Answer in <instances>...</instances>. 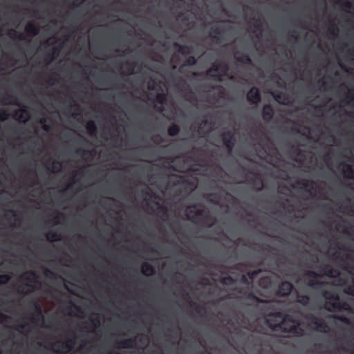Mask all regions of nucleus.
<instances>
[{"instance_id": "obj_1", "label": "nucleus", "mask_w": 354, "mask_h": 354, "mask_svg": "<svg viewBox=\"0 0 354 354\" xmlns=\"http://www.w3.org/2000/svg\"><path fill=\"white\" fill-rule=\"evenodd\" d=\"M0 122H5L10 118L17 120L18 124H26L30 118V113L26 109L22 108L19 99L7 94L0 99Z\"/></svg>"}, {"instance_id": "obj_2", "label": "nucleus", "mask_w": 354, "mask_h": 354, "mask_svg": "<svg viewBox=\"0 0 354 354\" xmlns=\"http://www.w3.org/2000/svg\"><path fill=\"white\" fill-rule=\"evenodd\" d=\"M198 207H203V205H194L187 207V219L201 227L210 228L214 226L216 222V217L211 214L207 208L199 209Z\"/></svg>"}, {"instance_id": "obj_3", "label": "nucleus", "mask_w": 354, "mask_h": 354, "mask_svg": "<svg viewBox=\"0 0 354 354\" xmlns=\"http://www.w3.org/2000/svg\"><path fill=\"white\" fill-rule=\"evenodd\" d=\"M294 322L295 318L290 315H284L281 312L270 313L265 317L266 324L273 332H280L283 325H286V322Z\"/></svg>"}, {"instance_id": "obj_4", "label": "nucleus", "mask_w": 354, "mask_h": 354, "mask_svg": "<svg viewBox=\"0 0 354 354\" xmlns=\"http://www.w3.org/2000/svg\"><path fill=\"white\" fill-rule=\"evenodd\" d=\"M25 30L26 34L20 32L17 35V32L16 30H11L10 37L14 39L17 38L21 41L26 39L30 41L32 37L36 36L39 33V28L33 22H28L25 27Z\"/></svg>"}, {"instance_id": "obj_5", "label": "nucleus", "mask_w": 354, "mask_h": 354, "mask_svg": "<svg viewBox=\"0 0 354 354\" xmlns=\"http://www.w3.org/2000/svg\"><path fill=\"white\" fill-rule=\"evenodd\" d=\"M218 116L217 113L205 114L200 121V127L205 129L203 133H212V131L218 124ZM196 133H201L198 131Z\"/></svg>"}, {"instance_id": "obj_6", "label": "nucleus", "mask_w": 354, "mask_h": 354, "mask_svg": "<svg viewBox=\"0 0 354 354\" xmlns=\"http://www.w3.org/2000/svg\"><path fill=\"white\" fill-rule=\"evenodd\" d=\"M294 322H286V325H283L281 329V333H289L294 337H302L305 334L304 329L301 326L300 322L295 319Z\"/></svg>"}, {"instance_id": "obj_7", "label": "nucleus", "mask_w": 354, "mask_h": 354, "mask_svg": "<svg viewBox=\"0 0 354 354\" xmlns=\"http://www.w3.org/2000/svg\"><path fill=\"white\" fill-rule=\"evenodd\" d=\"M247 348L251 351L260 352L262 350L263 341L261 337L254 335H249L246 338Z\"/></svg>"}, {"instance_id": "obj_8", "label": "nucleus", "mask_w": 354, "mask_h": 354, "mask_svg": "<svg viewBox=\"0 0 354 354\" xmlns=\"http://www.w3.org/2000/svg\"><path fill=\"white\" fill-rule=\"evenodd\" d=\"M323 307L324 309L330 313H335L342 310H349L351 308L348 304L346 302L341 303L339 302V300L336 302L326 301Z\"/></svg>"}, {"instance_id": "obj_9", "label": "nucleus", "mask_w": 354, "mask_h": 354, "mask_svg": "<svg viewBox=\"0 0 354 354\" xmlns=\"http://www.w3.org/2000/svg\"><path fill=\"white\" fill-rule=\"evenodd\" d=\"M305 319L308 321L310 324L315 326L317 330L320 332H327L328 330V325L314 314L307 315Z\"/></svg>"}, {"instance_id": "obj_10", "label": "nucleus", "mask_w": 354, "mask_h": 354, "mask_svg": "<svg viewBox=\"0 0 354 354\" xmlns=\"http://www.w3.org/2000/svg\"><path fill=\"white\" fill-rule=\"evenodd\" d=\"M21 278L27 280L31 283H33L35 284H30V283H26V286L30 289L29 292L31 290H33L35 289H37L38 287L37 286V284L40 285V283L39 281V277L35 272L34 271H28L25 273H24L21 275Z\"/></svg>"}, {"instance_id": "obj_11", "label": "nucleus", "mask_w": 354, "mask_h": 354, "mask_svg": "<svg viewBox=\"0 0 354 354\" xmlns=\"http://www.w3.org/2000/svg\"><path fill=\"white\" fill-rule=\"evenodd\" d=\"M246 99L252 104H258L261 100L259 88L255 86L250 88L246 94Z\"/></svg>"}, {"instance_id": "obj_12", "label": "nucleus", "mask_w": 354, "mask_h": 354, "mask_svg": "<svg viewBox=\"0 0 354 354\" xmlns=\"http://www.w3.org/2000/svg\"><path fill=\"white\" fill-rule=\"evenodd\" d=\"M292 288L293 286L290 282L288 281H282L278 286L277 295L279 297L288 296L290 294Z\"/></svg>"}, {"instance_id": "obj_13", "label": "nucleus", "mask_w": 354, "mask_h": 354, "mask_svg": "<svg viewBox=\"0 0 354 354\" xmlns=\"http://www.w3.org/2000/svg\"><path fill=\"white\" fill-rule=\"evenodd\" d=\"M221 66L219 64H214L212 66L207 70L206 75L213 80L221 81L222 75L219 74Z\"/></svg>"}, {"instance_id": "obj_14", "label": "nucleus", "mask_w": 354, "mask_h": 354, "mask_svg": "<svg viewBox=\"0 0 354 354\" xmlns=\"http://www.w3.org/2000/svg\"><path fill=\"white\" fill-rule=\"evenodd\" d=\"M229 28H227L226 26H216L214 28H212V32L214 35H211V37L213 41H214L216 43L218 44L222 41L221 35L222 32H226L228 30Z\"/></svg>"}, {"instance_id": "obj_15", "label": "nucleus", "mask_w": 354, "mask_h": 354, "mask_svg": "<svg viewBox=\"0 0 354 354\" xmlns=\"http://www.w3.org/2000/svg\"><path fill=\"white\" fill-rule=\"evenodd\" d=\"M234 59L241 64L250 65L252 64V59L250 57L240 51H236L234 54Z\"/></svg>"}, {"instance_id": "obj_16", "label": "nucleus", "mask_w": 354, "mask_h": 354, "mask_svg": "<svg viewBox=\"0 0 354 354\" xmlns=\"http://www.w3.org/2000/svg\"><path fill=\"white\" fill-rule=\"evenodd\" d=\"M69 107H68V113L73 116L76 117L80 115V112L81 111L80 105L73 98H71L68 100Z\"/></svg>"}, {"instance_id": "obj_17", "label": "nucleus", "mask_w": 354, "mask_h": 354, "mask_svg": "<svg viewBox=\"0 0 354 354\" xmlns=\"http://www.w3.org/2000/svg\"><path fill=\"white\" fill-rule=\"evenodd\" d=\"M221 136H223V144L227 149L229 152H231L234 147V142H235V138L234 135L235 134H221Z\"/></svg>"}, {"instance_id": "obj_18", "label": "nucleus", "mask_w": 354, "mask_h": 354, "mask_svg": "<svg viewBox=\"0 0 354 354\" xmlns=\"http://www.w3.org/2000/svg\"><path fill=\"white\" fill-rule=\"evenodd\" d=\"M274 115V109L269 104H266L263 106L262 118L265 121H270Z\"/></svg>"}, {"instance_id": "obj_19", "label": "nucleus", "mask_w": 354, "mask_h": 354, "mask_svg": "<svg viewBox=\"0 0 354 354\" xmlns=\"http://www.w3.org/2000/svg\"><path fill=\"white\" fill-rule=\"evenodd\" d=\"M297 186L305 188L307 192H310L311 189H314L315 183L313 180H309L307 179L297 180L295 183Z\"/></svg>"}, {"instance_id": "obj_20", "label": "nucleus", "mask_w": 354, "mask_h": 354, "mask_svg": "<svg viewBox=\"0 0 354 354\" xmlns=\"http://www.w3.org/2000/svg\"><path fill=\"white\" fill-rule=\"evenodd\" d=\"M248 182L250 184L253 185L254 188L257 191H261L263 188V183L262 179L257 174H254V178H252L249 179Z\"/></svg>"}, {"instance_id": "obj_21", "label": "nucleus", "mask_w": 354, "mask_h": 354, "mask_svg": "<svg viewBox=\"0 0 354 354\" xmlns=\"http://www.w3.org/2000/svg\"><path fill=\"white\" fill-rule=\"evenodd\" d=\"M322 271L324 272V275L328 277H335L339 276L340 274L337 269L333 268L330 266H325L324 268H323Z\"/></svg>"}, {"instance_id": "obj_22", "label": "nucleus", "mask_w": 354, "mask_h": 354, "mask_svg": "<svg viewBox=\"0 0 354 354\" xmlns=\"http://www.w3.org/2000/svg\"><path fill=\"white\" fill-rule=\"evenodd\" d=\"M174 46L177 48V52L180 53L182 55L186 56L191 53L192 47L187 45H181L177 42L174 44Z\"/></svg>"}, {"instance_id": "obj_23", "label": "nucleus", "mask_w": 354, "mask_h": 354, "mask_svg": "<svg viewBox=\"0 0 354 354\" xmlns=\"http://www.w3.org/2000/svg\"><path fill=\"white\" fill-rule=\"evenodd\" d=\"M73 337L69 338L66 342L61 343V347L66 350V352L71 351L75 344V336L74 333L72 334Z\"/></svg>"}, {"instance_id": "obj_24", "label": "nucleus", "mask_w": 354, "mask_h": 354, "mask_svg": "<svg viewBox=\"0 0 354 354\" xmlns=\"http://www.w3.org/2000/svg\"><path fill=\"white\" fill-rule=\"evenodd\" d=\"M322 296L326 299V301L336 302L339 300V297L337 295L328 290H323L322 292Z\"/></svg>"}, {"instance_id": "obj_25", "label": "nucleus", "mask_w": 354, "mask_h": 354, "mask_svg": "<svg viewBox=\"0 0 354 354\" xmlns=\"http://www.w3.org/2000/svg\"><path fill=\"white\" fill-rule=\"evenodd\" d=\"M142 273L145 276H151L155 274V268L151 264L145 262L142 265Z\"/></svg>"}, {"instance_id": "obj_26", "label": "nucleus", "mask_w": 354, "mask_h": 354, "mask_svg": "<svg viewBox=\"0 0 354 354\" xmlns=\"http://www.w3.org/2000/svg\"><path fill=\"white\" fill-rule=\"evenodd\" d=\"M135 344V339L133 338H129L122 339L117 342L118 346L122 348H133Z\"/></svg>"}, {"instance_id": "obj_27", "label": "nucleus", "mask_w": 354, "mask_h": 354, "mask_svg": "<svg viewBox=\"0 0 354 354\" xmlns=\"http://www.w3.org/2000/svg\"><path fill=\"white\" fill-rule=\"evenodd\" d=\"M306 285L315 290H320L324 286V282L317 280L316 279H311L306 282Z\"/></svg>"}, {"instance_id": "obj_28", "label": "nucleus", "mask_w": 354, "mask_h": 354, "mask_svg": "<svg viewBox=\"0 0 354 354\" xmlns=\"http://www.w3.org/2000/svg\"><path fill=\"white\" fill-rule=\"evenodd\" d=\"M297 302L304 306L309 304L310 297L308 295L297 293Z\"/></svg>"}, {"instance_id": "obj_29", "label": "nucleus", "mask_w": 354, "mask_h": 354, "mask_svg": "<svg viewBox=\"0 0 354 354\" xmlns=\"http://www.w3.org/2000/svg\"><path fill=\"white\" fill-rule=\"evenodd\" d=\"M62 46H59L57 48H53L52 50L51 53H48L46 56V62L47 63H50L55 58V56L57 55L59 50L61 49Z\"/></svg>"}, {"instance_id": "obj_30", "label": "nucleus", "mask_w": 354, "mask_h": 354, "mask_svg": "<svg viewBox=\"0 0 354 354\" xmlns=\"http://www.w3.org/2000/svg\"><path fill=\"white\" fill-rule=\"evenodd\" d=\"M343 167L344 174H347L346 176L349 179L354 180V169L353 168L352 165L348 164H344Z\"/></svg>"}, {"instance_id": "obj_31", "label": "nucleus", "mask_w": 354, "mask_h": 354, "mask_svg": "<svg viewBox=\"0 0 354 354\" xmlns=\"http://www.w3.org/2000/svg\"><path fill=\"white\" fill-rule=\"evenodd\" d=\"M61 238L59 234L53 231H50L46 235V239L49 241H58L61 240Z\"/></svg>"}, {"instance_id": "obj_32", "label": "nucleus", "mask_w": 354, "mask_h": 354, "mask_svg": "<svg viewBox=\"0 0 354 354\" xmlns=\"http://www.w3.org/2000/svg\"><path fill=\"white\" fill-rule=\"evenodd\" d=\"M220 281L223 285L231 286L235 283V280L231 276H225L220 278Z\"/></svg>"}, {"instance_id": "obj_33", "label": "nucleus", "mask_w": 354, "mask_h": 354, "mask_svg": "<svg viewBox=\"0 0 354 354\" xmlns=\"http://www.w3.org/2000/svg\"><path fill=\"white\" fill-rule=\"evenodd\" d=\"M37 122L44 127V129L48 131L49 125L47 124L48 118L46 115H41L36 119Z\"/></svg>"}, {"instance_id": "obj_34", "label": "nucleus", "mask_w": 354, "mask_h": 354, "mask_svg": "<svg viewBox=\"0 0 354 354\" xmlns=\"http://www.w3.org/2000/svg\"><path fill=\"white\" fill-rule=\"evenodd\" d=\"M239 292L243 293L244 295L245 296V297L248 298V299L255 301H259L258 297L255 295V294L254 292H252L251 291L245 290L244 292H242V290H240Z\"/></svg>"}, {"instance_id": "obj_35", "label": "nucleus", "mask_w": 354, "mask_h": 354, "mask_svg": "<svg viewBox=\"0 0 354 354\" xmlns=\"http://www.w3.org/2000/svg\"><path fill=\"white\" fill-rule=\"evenodd\" d=\"M32 308L35 310V311L38 313V316L40 317L41 319H44L42 308H41L40 304L37 301H34L32 304Z\"/></svg>"}, {"instance_id": "obj_36", "label": "nucleus", "mask_w": 354, "mask_h": 354, "mask_svg": "<svg viewBox=\"0 0 354 354\" xmlns=\"http://www.w3.org/2000/svg\"><path fill=\"white\" fill-rule=\"evenodd\" d=\"M210 198H209V201L214 204H218L219 201L221 200V196L218 193H211L209 194Z\"/></svg>"}, {"instance_id": "obj_37", "label": "nucleus", "mask_w": 354, "mask_h": 354, "mask_svg": "<svg viewBox=\"0 0 354 354\" xmlns=\"http://www.w3.org/2000/svg\"><path fill=\"white\" fill-rule=\"evenodd\" d=\"M196 64V59L194 56H189L183 63V66H194Z\"/></svg>"}, {"instance_id": "obj_38", "label": "nucleus", "mask_w": 354, "mask_h": 354, "mask_svg": "<svg viewBox=\"0 0 354 354\" xmlns=\"http://www.w3.org/2000/svg\"><path fill=\"white\" fill-rule=\"evenodd\" d=\"M304 275L312 279H317L322 277V275H320L319 274L313 270H306L304 272Z\"/></svg>"}, {"instance_id": "obj_39", "label": "nucleus", "mask_w": 354, "mask_h": 354, "mask_svg": "<svg viewBox=\"0 0 354 354\" xmlns=\"http://www.w3.org/2000/svg\"><path fill=\"white\" fill-rule=\"evenodd\" d=\"M338 31H339V29H338V27L335 25V24H333L328 29V35H330L333 37H337V33H338Z\"/></svg>"}, {"instance_id": "obj_40", "label": "nucleus", "mask_w": 354, "mask_h": 354, "mask_svg": "<svg viewBox=\"0 0 354 354\" xmlns=\"http://www.w3.org/2000/svg\"><path fill=\"white\" fill-rule=\"evenodd\" d=\"M10 274H0V286L6 284L10 280Z\"/></svg>"}, {"instance_id": "obj_41", "label": "nucleus", "mask_w": 354, "mask_h": 354, "mask_svg": "<svg viewBox=\"0 0 354 354\" xmlns=\"http://www.w3.org/2000/svg\"><path fill=\"white\" fill-rule=\"evenodd\" d=\"M344 292L346 295L354 296V280L352 285L348 286L344 289Z\"/></svg>"}, {"instance_id": "obj_42", "label": "nucleus", "mask_w": 354, "mask_h": 354, "mask_svg": "<svg viewBox=\"0 0 354 354\" xmlns=\"http://www.w3.org/2000/svg\"><path fill=\"white\" fill-rule=\"evenodd\" d=\"M61 164L56 160L53 161L50 171L58 172L60 171Z\"/></svg>"}, {"instance_id": "obj_43", "label": "nucleus", "mask_w": 354, "mask_h": 354, "mask_svg": "<svg viewBox=\"0 0 354 354\" xmlns=\"http://www.w3.org/2000/svg\"><path fill=\"white\" fill-rule=\"evenodd\" d=\"M335 319L341 322H343L347 325H351V322L350 320V319H348V317H345V316H337L335 317Z\"/></svg>"}, {"instance_id": "obj_44", "label": "nucleus", "mask_w": 354, "mask_h": 354, "mask_svg": "<svg viewBox=\"0 0 354 354\" xmlns=\"http://www.w3.org/2000/svg\"><path fill=\"white\" fill-rule=\"evenodd\" d=\"M282 97H283V101H282L281 103L283 104H287V102H285V100H287V98L285 97L284 95L279 93H277L274 95V99L279 102V100L282 99Z\"/></svg>"}, {"instance_id": "obj_45", "label": "nucleus", "mask_w": 354, "mask_h": 354, "mask_svg": "<svg viewBox=\"0 0 354 354\" xmlns=\"http://www.w3.org/2000/svg\"><path fill=\"white\" fill-rule=\"evenodd\" d=\"M88 127L89 128H92L93 130H91L89 131H87L86 133H97L96 131V128H95V124L93 121L91 120L88 122ZM82 133H84V131H82Z\"/></svg>"}, {"instance_id": "obj_46", "label": "nucleus", "mask_w": 354, "mask_h": 354, "mask_svg": "<svg viewBox=\"0 0 354 354\" xmlns=\"http://www.w3.org/2000/svg\"><path fill=\"white\" fill-rule=\"evenodd\" d=\"M219 65L221 66V70L220 72H222L223 73H225L229 70V66L227 64L225 63H219Z\"/></svg>"}, {"instance_id": "obj_47", "label": "nucleus", "mask_w": 354, "mask_h": 354, "mask_svg": "<svg viewBox=\"0 0 354 354\" xmlns=\"http://www.w3.org/2000/svg\"><path fill=\"white\" fill-rule=\"evenodd\" d=\"M167 133H180V132L179 128L177 126H173L168 129Z\"/></svg>"}, {"instance_id": "obj_48", "label": "nucleus", "mask_w": 354, "mask_h": 354, "mask_svg": "<svg viewBox=\"0 0 354 354\" xmlns=\"http://www.w3.org/2000/svg\"><path fill=\"white\" fill-rule=\"evenodd\" d=\"M44 274L47 277H50L54 278V277H56L55 274L53 272H52L50 270H48V269H46L44 270Z\"/></svg>"}, {"instance_id": "obj_49", "label": "nucleus", "mask_w": 354, "mask_h": 354, "mask_svg": "<svg viewBox=\"0 0 354 354\" xmlns=\"http://www.w3.org/2000/svg\"><path fill=\"white\" fill-rule=\"evenodd\" d=\"M32 322H36V321H38V320L44 321V319H41L40 317H39L38 316V313L35 311L34 313H32Z\"/></svg>"}, {"instance_id": "obj_50", "label": "nucleus", "mask_w": 354, "mask_h": 354, "mask_svg": "<svg viewBox=\"0 0 354 354\" xmlns=\"http://www.w3.org/2000/svg\"><path fill=\"white\" fill-rule=\"evenodd\" d=\"M156 99L159 102L162 103L165 100V95L162 93H158Z\"/></svg>"}, {"instance_id": "obj_51", "label": "nucleus", "mask_w": 354, "mask_h": 354, "mask_svg": "<svg viewBox=\"0 0 354 354\" xmlns=\"http://www.w3.org/2000/svg\"><path fill=\"white\" fill-rule=\"evenodd\" d=\"M78 151H80L84 156H88L91 155V151L88 149H80Z\"/></svg>"}, {"instance_id": "obj_52", "label": "nucleus", "mask_w": 354, "mask_h": 354, "mask_svg": "<svg viewBox=\"0 0 354 354\" xmlns=\"http://www.w3.org/2000/svg\"><path fill=\"white\" fill-rule=\"evenodd\" d=\"M127 64L129 66V67L128 68V71L129 72V73H132L133 72V69L136 65L135 63H127Z\"/></svg>"}, {"instance_id": "obj_53", "label": "nucleus", "mask_w": 354, "mask_h": 354, "mask_svg": "<svg viewBox=\"0 0 354 354\" xmlns=\"http://www.w3.org/2000/svg\"><path fill=\"white\" fill-rule=\"evenodd\" d=\"M91 323L93 324V326H99L100 325V319L99 317H97V318H95V319H92L91 320Z\"/></svg>"}, {"instance_id": "obj_54", "label": "nucleus", "mask_w": 354, "mask_h": 354, "mask_svg": "<svg viewBox=\"0 0 354 354\" xmlns=\"http://www.w3.org/2000/svg\"><path fill=\"white\" fill-rule=\"evenodd\" d=\"M184 162H194V158L192 156H187V157H185Z\"/></svg>"}, {"instance_id": "obj_55", "label": "nucleus", "mask_w": 354, "mask_h": 354, "mask_svg": "<svg viewBox=\"0 0 354 354\" xmlns=\"http://www.w3.org/2000/svg\"><path fill=\"white\" fill-rule=\"evenodd\" d=\"M310 260L313 263V264H315L317 262V257L316 256L312 254L310 256Z\"/></svg>"}, {"instance_id": "obj_56", "label": "nucleus", "mask_w": 354, "mask_h": 354, "mask_svg": "<svg viewBox=\"0 0 354 354\" xmlns=\"http://www.w3.org/2000/svg\"><path fill=\"white\" fill-rule=\"evenodd\" d=\"M80 174V172H79V171H75V176H74L73 177V178L71 179V184H73V183H75V182H77V179H76V178H75V176H76V175H77V174Z\"/></svg>"}, {"instance_id": "obj_57", "label": "nucleus", "mask_w": 354, "mask_h": 354, "mask_svg": "<svg viewBox=\"0 0 354 354\" xmlns=\"http://www.w3.org/2000/svg\"><path fill=\"white\" fill-rule=\"evenodd\" d=\"M155 84H156V82L154 81H152V82H150L149 84V90H153L154 89Z\"/></svg>"}, {"instance_id": "obj_58", "label": "nucleus", "mask_w": 354, "mask_h": 354, "mask_svg": "<svg viewBox=\"0 0 354 354\" xmlns=\"http://www.w3.org/2000/svg\"><path fill=\"white\" fill-rule=\"evenodd\" d=\"M255 274H256V272H249L248 273V277H249L250 279H253L254 275Z\"/></svg>"}, {"instance_id": "obj_59", "label": "nucleus", "mask_w": 354, "mask_h": 354, "mask_svg": "<svg viewBox=\"0 0 354 354\" xmlns=\"http://www.w3.org/2000/svg\"><path fill=\"white\" fill-rule=\"evenodd\" d=\"M189 171H199V169H197V168L194 167L193 166H190V167L189 168Z\"/></svg>"}, {"instance_id": "obj_60", "label": "nucleus", "mask_w": 354, "mask_h": 354, "mask_svg": "<svg viewBox=\"0 0 354 354\" xmlns=\"http://www.w3.org/2000/svg\"><path fill=\"white\" fill-rule=\"evenodd\" d=\"M344 259H351V256L348 254H346L342 259V261H344Z\"/></svg>"}, {"instance_id": "obj_61", "label": "nucleus", "mask_w": 354, "mask_h": 354, "mask_svg": "<svg viewBox=\"0 0 354 354\" xmlns=\"http://www.w3.org/2000/svg\"><path fill=\"white\" fill-rule=\"evenodd\" d=\"M8 318V316L5 315L4 314L0 313V322H1V319H7Z\"/></svg>"}, {"instance_id": "obj_62", "label": "nucleus", "mask_w": 354, "mask_h": 354, "mask_svg": "<svg viewBox=\"0 0 354 354\" xmlns=\"http://www.w3.org/2000/svg\"><path fill=\"white\" fill-rule=\"evenodd\" d=\"M59 220V216H56L53 218V221L55 223H58Z\"/></svg>"}, {"instance_id": "obj_63", "label": "nucleus", "mask_w": 354, "mask_h": 354, "mask_svg": "<svg viewBox=\"0 0 354 354\" xmlns=\"http://www.w3.org/2000/svg\"><path fill=\"white\" fill-rule=\"evenodd\" d=\"M261 26V24L258 21V20H257L254 24V27L258 28H260Z\"/></svg>"}, {"instance_id": "obj_64", "label": "nucleus", "mask_w": 354, "mask_h": 354, "mask_svg": "<svg viewBox=\"0 0 354 354\" xmlns=\"http://www.w3.org/2000/svg\"><path fill=\"white\" fill-rule=\"evenodd\" d=\"M350 97H354V89L349 90Z\"/></svg>"}]
</instances>
